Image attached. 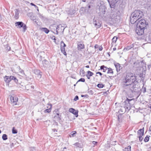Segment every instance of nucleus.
Listing matches in <instances>:
<instances>
[{
    "label": "nucleus",
    "instance_id": "nucleus-1",
    "mask_svg": "<svg viewBox=\"0 0 151 151\" xmlns=\"http://www.w3.org/2000/svg\"><path fill=\"white\" fill-rule=\"evenodd\" d=\"M146 21L144 19H141L136 23L137 24L136 32L138 35H140L144 33L145 27H146Z\"/></svg>",
    "mask_w": 151,
    "mask_h": 151
},
{
    "label": "nucleus",
    "instance_id": "nucleus-2",
    "mask_svg": "<svg viewBox=\"0 0 151 151\" xmlns=\"http://www.w3.org/2000/svg\"><path fill=\"white\" fill-rule=\"evenodd\" d=\"M121 0H110L109 2L110 7L111 8V12L109 14V17L111 19H113L117 16V11L115 9V4L120 2Z\"/></svg>",
    "mask_w": 151,
    "mask_h": 151
},
{
    "label": "nucleus",
    "instance_id": "nucleus-3",
    "mask_svg": "<svg viewBox=\"0 0 151 151\" xmlns=\"http://www.w3.org/2000/svg\"><path fill=\"white\" fill-rule=\"evenodd\" d=\"M143 12L140 10H135L131 14L130 19L131 23L133 24L137 22L143 16Z\"/></svg>",
    "mask_w": 151,
    "mask_h": 151
},
{
    "label": "nucleus",
    "instance_id": "nucleus-4",
    "mask_svg": "<svg viewBox=\"0 0 151 151\" xmlns=\"http://www.w3.org/2000/svg\"><path fill=\"white\" fill-rule=\"evenodd\" d=\"M136 78L135 76L131 73H128L127 74L125 78L123 81L124 83L123 87L126 88L129 84H131L136 81Z\"/></svg>",
    "mask_w": 151,
    "mask_h": 151
},
{
    "label": "nucleus",
    "instance_id": "nucleus-5",
    "mask_svg": "<svg viewBox=\"0 0 151 151\" xmlns=\"http://www.w3.org/2000/svg\"><path fill=\"white\" fill-rule=\"evenodd\" d=\"M129 84L124 88L126 89H129L132 93H137L139 91L140 88L137 81Z\"/></svg>",
    "mask_w": 151,
    "mask_h": 151
},
{
    "label": "nucleus",
    "instance_id": "nucleus-6",
    "mask_svg": "<svg viewBox=\"0 0 151 151\" xmlns=\"http://www.w3.org/2000/svg\"><path fill=\"white\" fill-rule=\"evenodd\" d=\"M133 100V99H129L127 98L126 100L124 102V107L120 109V111H121L123 109L124 110L125 109L127 111H129L131 108V105H132V103L131 102Z\"/></svg>",
    "mask_w": 151,
    "mask_h": 151
},
{
    "label": "nucleus",
    "instance_id": "nucleus-7",
    "mask_svg": "<svg viewBox=\"0 0 151 151\" xmlns=\"http://www.w3.org/2000/svg\"><path fill=\"white\" fill-rule=\"evenodd\" d=\"M10 100L11 103L14 105H16L18 101V98L14 95L12 96L10 98Z\"/></svg>",
    "mask_w": 151,
    "mask_h": 151
},
{
    "label": "nucleus",
    "instance_id": "nucleus-8",
    "mask_svg": "<svg viewBox=\"0 0 151 151\" xmlns=\"http://www.w3.org/2000/svg\"><path fill=\"white\" fill-rule=\"evenodd\" d=\"M66 45L63 41H61L60 42V50L61 52L65 55H66L67 54L65 51V47Z\"/></svg>",
    "mask_w": 151,
    "mask_h": 151
},
{
    "label": "nucleus",
    "instance_id": "nucleus-9",
    "mask_svg": "<svg viewBox=\"0 0 151 151\" xmlns=\"http://www.w3.org/2000/svg\"><path fill=\"white\" fill-rule=\"evenodd\" d=\"M54 114H55L54 118L57 121H59L60 120V117L61 115H60L58 110H56L53 112Z\"/></svg>",
    "mask_w": 151,
    "mask_h": 151
},
{
    "label": "nucleus",
    "instance_id": "nucleus-10",
    "mask_svg": "<svg viewBox=\"0 0 151 151\" xmlns=\"http://www.w3.org/2000/svg\"><path fill=\"white\" fill-rule=\"evenodd\" d=\"M85 48L84 45L82 42H78L77 43V49L78 50H81L84 49Z\"/></svg>",
    "mask_w": 151,
    "mask_h": 151
},
{
    "label": "nucleus",
    "instance_id": "nucleus-11",
    "mask_svg": "<svg viewBox=\"0 0 151 151\" xmlns=\"http://www.w3.org/2000/svg\"><path fill=\"white\" fill-rule=\"evenodd\" d=\"M93 23L94 24L95 26L97 28H100L101 26V23L99 21H97L96 20H95L94 19L93 20Z\"/></svg>",
    "mask_w": 151,
    "mask_h": 151
},
{
    "label": "nucleus",
    "instance_id": "nucleus-12",
    "mask_svg": "<svg viewBox=\"0 0 151 151\" xmlns=\"http://www.w3.org/2000/svg\"><path fill=\"white\" fill-rule=\"evenodd\" d=\"M69 111L76 115V117L78 116V111L73 108L69 109Z\"/></svg>",
    "mask_w": 151,
    "mask_h": 151
},
{
    "label": "nucleus",
    "instance_id": "nucleus-13",
    "mask_svg": "<svg viewBox=\"0 0 151 151\" xmlns=\"http://www.w3.org/2000/svg\"><path fill=\"white\" fill-rule=\"evenodd\" d=\"M24 23L22 22H16L15 23V26L17 28H19L23 27V25H24Z\"/></svg>",
    "mask_w": 151,
    "mask_h": 151
},
{
    "label": "nucleus",
    "instance_id": "nucleus-14",
    "mask_svg": "<svg viewBox=\"0 0 151 151\" xmlns=\"http://www.w3.org/2000/svg\"><path fill=\"white\" fill-rule=\"evenodd\" d=\"M42 64L44 67H47L49 65V62L48 61L45 59L42 61Z\"/></svg>",
    "mask_w": 151,
    "mask_h": 151
},
{
    "label": "nucleus",
    "instance_id": "nucleus-15",
    "mask_svg": "<svg viewBox=\"0 0 151 151\" xmlns=\"http://www.w3.org/2000/svg\"><path fill=\"white\" fill-rule=\"evenodd\" d=\"M4 78V81L6 83H8L11 81L10 76H5Z\"/></svg>",
    "mask_w": 151,
    "mask_h": 151
},
{
    "label": "nucleus",
    "instance_id": "nucleus-16",
    "mask_svg": "<svg viewBox=\"0 0 151 151\" xmlns=\"http://www.w3.org/2000/svg\"><path fill=\"white\" fill-rule=\"evenodd\" d=\"M93 75V73L90 71H87V74L86 75V76L88 79L90 78V77L92 76Z\"/></svg>",
    "mask_w": 151,
    "mask_h": 151
},
{
    "label": "nucleus",
    "instance_id": "nucleus-17",
    "mask_svg": "<svg viewBox=\"0 0 151 151\" xmlns=\"http://www.w3.org/2000/svg\"><path fill=\"white\" fill-rule=\"evenodd\" d=\"M144 128H143L142 129H140L139 130L137 133L138 134L139 136V135H144Z\"/></svg>",
    "mask_w": 151,
    "mask_h": 151
},
{
    "label": "nucleus",
    "instance_id": "nucleus-18",
    "mask_svg": "<svg viewBox=\"0 0 151 151\" xmlns=\"http://www.w3.org/2000/svg\"><path fill=\"white\" fill-rule=\"evenodd\" d=\"M40 30L42 32H44L46 34H48L49 32V30L47 28L45 27H42L40 28Z\"/></svg>",
    "mask_w": 151,
    "mask_h": 151
},
{
    "label": "nucleus",
    "instance_id": "nucleus-19",
    "mask_svg": "<svg viewBox=\"0 0 151 151\" xmlns=\"http://www.w3.org/2000/svg\"><path fill=\"white\" fill-rule=\"evenodd\" d=\"M85 12H86V9L85 8L82 7L80 9V12L81 14H83Z\"/></svg>",
    "mask_w": 151,
    "mask_h": 151
},
{
    "label": "nucleus",
    "instance_id": "nucleus-20",
    "mask_svg": "<svg viewBox=\"0 0 151 151\" xmlns=\"http://www.w3.org/2000/svg\"><path fill=\"white\" fill-rule=\"evenodd\" d=\"M115 66L117 72H119L120 70V64L119 63H117L115 64Z\"/></svg>",
    "mask_w": 151,
    "mask_h": 151
},
{
    "label": "nucleus",
    "instance_id": "nucleus-21",
    "mask_svg": "<svg viewBox=\"0 0 151 151\" xmlns=\"http://www.w3.org/2000/svg\"><path fill=\"white\" fill-rule=\"evenodd\" d=\"M19 10L17 9H16L15 10V14L14 16V17L16 19H18L19 17Z\"/></svg>",
    "mask_w": 151,
    "mask_h": 151
},
{
    "label": "nucleus",
    "instance_id": "nucleus-22",
    "mask_svg": "<svg viewBox=\"0 0 151 151\" xmlns=\"http://www.w3.org/2000/svg\"><path fill=\"white\" fill-rule=\"evenodd\" d=\"M76 13V11L75 10L70 9L69 10L68 12V14L70 15H72Z\"/></svg>",
    "mask_w": 151,
    "mask_h": 151
},
{
    "label": "nucleus",
    "instance_id": "nucleus-23",
    "mask_svg": "<svg viewBox=\"0 0 151 151\" xmlns=\"http://www.w3.org/2000/svg\"><path fill=\"white\" fill-rule=\"evenodd\" d=\"M10 78L11 79V81L13 80L14 81V82L15 83H18V80L15 77L13 76H11Z\"/></svg>",
    "mask_w": 151,
    "mask_h": 151
},
{
    "label": "nucleus",
    "instance_id": "nucleus-24",
    "mask_svg": "<svg viewBox=\"0 0 151 151\" xmlns=\"http://www.w3.org/2000/svg\"><path fill=\"white\" fill-rule=\"evenodd\" d=\"M133 47V46L132 45H131L129 46H128L126 47H125L124 50V51H127L130 50L131 48H132Z\"/></svg>",
    "mask_w": 151,
    "mask_h": 151
},
{
    "label": "nucleus",
    "instance_id": "nucleus-25",
    "mask_svg": "<svg viewBox=\"0 0 151 151\" xmlns=\"http://www.w3.org/2000/svg\"><path fill=\"white\" fill-rule=\"evenodd\" d=\"M34 72L35 74H37L39 77L40 78L41 77V75L40 74V71L39 70H35L34 71Z\"/></svg>",
    "mask_w": 151,
    "mask_h": 151
},
{
    "label": "nucleus",
    "instance_id": "nucleus-26",
    "mask_svg": "<svg viewBox=\"0 0 151 151\" xmlns=\"http://www.w3.org/2000/svg\"><path fill=\"white\" fill-rule=\"evenodd\" d=\"M108 68L106 67H105L104 65H102L100 67V69L101 70H102L103 72H105L107 70Z\"/></svg>",
    "mask_w": 151,
    "mask_h": 151
},
{
    "label": "nucleus",
    "instance_id": "nucleus-27",
    "mask_svg": "<svg viewBox=\"0 0 151 151\" xmlns=\"http://www.w3.org/2000/svg\"><path fill=\"white\" fill-rule=\"evenodd\" d=\"M131 146H128L127 147H125L123 150V151H131Z\"/></svg>",
    "mask_w": 151,
    "mask_h": 151
},
{
    "label": "nucleus",
    "instance_id": "nucleus-28",
    "mask_svg": "<svg viewBox=\"0 0 151 151\" xmlns=\"http://www.w3.org/2000/svg\"><path fill=\"white\" fill-rule=\"evenodd\" d=\"M117 39V37L116 36H114V37L112 40V43H115Z\"/></svg>",
    "mask_w": 151,
    "mask_h": 151
},
{
    "label": "nucleus",
    "instance_id": "nucleus-29",
    "mask_svg": "<svg viewBox=\"0 0 151 151\" xmlns=\"http://www.w3.org/2000/svg\"><path fill=\"white\" fill-rule=\"evenodd\" d=\"M2 138L4 140H5L7 139V135L5 134H3L2 136Z\"/></svg>",
    "mask_w": 151,
    "mask_h": 151
},
{
    "label": "nucleus",
    "instance_id": "nucleus-30",
    "mask_svg": "<svg viewBox=\"0 0 151 151\" xmlns=\"http://www.w3.org/2000/svg\"><path fill=\"white\" fill-rule=\"evenodd\" d=\"M76 133V131H73L70 133V137H74Z\"/></svg>",
    "mask_w": 151,
    "mask_h": 151
},
{
    "label": "nucleus",
    "instance_id": "nucleus-31",
    "mask_svg": "<svg viewBox=\"0 0 151 151\" xmlns=\"http://www.w3.org/2000/svg\"><path fill=\"white\" fill-rule=\"evenodd\" d=\"M104 86V85L102 83H99L97 85V87L99 88H103Z\"/></svg>",
    "mask_w": 151,
    "mask_h": 151
},
{
    "label": "nucleus",
    "instance_id": "nucleus-32",
    "mask_svg": "<svg viewBox=\"0 0 151 151\" xmlns=\"http://www.w3.org/2000/svg\"><path fill=\"white\" fill-rule=\"evenodd\" d=\"M107 70H108L107 72V73H111L112 74L113 73V71L110 68H107Z\"/></svg>",
    "mask_w": 151,
    "mask_h": 151
},
{
    "label": "nucleus",
    "instance_id": "nucleus-33",
    "mask_svg": "<svg viewBox=\"0 0 151 151\" xmlns=\"http://www.w3.org/2000/svg\"><path fill=\"white\" fill-rule=\"evenodd\" d=\"M74 145L76 147H81V145L80 144L78 143H76L74 144Z\"/></svg>",
    "mask_w": 151,
    "mask_h": 151
},
{
    "label": "nucleus",
    "instance_id": "nucleus-34",
    "mask_svg": "<svg viewBox=\"0 0 151 151\" xmlns=\"http://www.w3.org/2000/svg\"><path fill=\"white\" fill-rule=\"evenodd\" d=\"M12 132L13 134H16L17 133V130L15 129L14 127H13L12 129Z\"/></svg>",
    "mask_w": 151,
    "mask_h": 151
},
{
    "label": "nucleus",
    "instance_id": "nucleus-35",
    "mask_svg": "<svg viewBox=\"0 0 151 151\" xmlns=\"http://www.w3.org/2000/svg\"><path fill=\"white\" fill-rule=\"evenodd\" d=\"M88 93L89 94L92 95L94 93L92 90L90 89H88Z\"/></svg>",
    "mask_w": 151,
    "mask_h": 151
},
{
    "label": "nucleus",
    "instance_id": "nucleus-36",
    "mask_svg": "<svg viewBox=\"0 0 151 151\" xmlns=\"http://www.w3.org/2000/svg\"><path fill=\"white\" fill-rule=\"evenodd\" d=\"M23 28V31L24 32L26 31V30L27 29V27L26 26V25L24 24V25H23V27H22Z\"/></svg>",
    "mask_w": 151,
    "mask_h": 151
},
{
    "label": "nucleus",
    "instance_id": "nucleus-37",
    "mask_svg": "<svg viewBox=\"0 0 151 151\" xmlns=\"http://www.w3.org/2000/svg\"><path fill=\"white\" fill-rule=\"evenodd\" d=\"M149 137H148L146 136V137L144 139V141L145 142H148V141H149Z\"/></svg>",
    "mask_w": 151,
    "mask_h": 151
},
{
    "label": "nucleus",
    "instance_id": "nucleus-38",
    "mask_svg": "<svg viewBox=\"0 0 151 151\" xmlns=\"http://www.w3.org/2000/svg\"><path fill=\"white\" fill-rule=\"evenodd\" d=\"M6 50L8 51H9L10 50L11 47L10 46H9L8 45H6Z\"/></svg>",
    "mask_w": 151,
    "mask_h": 151
},
{
    "label": "nucleus",
    "instance_id": "nucleus-39",
    "mask_svg": "<svg viewBox=\"0 0 151 151\" xmlns=\"http://www.w3.org/2000/svg\"><path fill=\"white\" fill-rule=\"evenodd\" d=\"M62 27V26L60 25H59L57 26L56 28V32L57 34H58V29L59 28L61 27Z\"/></svg>",
    "mask_w": 151,
    "mask_h": 151
},
{
    "label": "nucleus",
    "instance_id": "nucleus-40",
    "mask_svg": "<svg viewBox=\"0 0 151 151\" xmlns=\"http://www.w3.org/2000/svg\"><path fill=\"white\" fill-rule=\"evenodd\" d=\"M51 109H46L44 111L45 112V113H49Z\"/></svg>",
    "mask_w": 151,
    "mask_h": 151
},
{
    "label": "nucleus",
    "instance_id": "nucleus-41",
    "mask_svg": "<svg viewBox=\"0 0 151 151\" xmlns=\"http://www.w3.org/2000/svg\"><path fill=\"white\" fill-rule=\"evenodd\" d=\"M142 136L143 135H141L139 136V140L140 141H142V140L143 139V138L142 137Z\"/></svg>",
    "mask_w": 151,
    "mask_h": 151
},
{
    "label": "nucleus",
    "instance_id": "nucleus-42",
    "mask_svg": "<svg viewBox=\"0 0 151 151\" xmlns=\"http://www.w3.org/2000/svg\"><path fill=\"white\" fill-rule=\"evenodd\" d=\"M85 81V79L84 78H81L78 81V82L81 81L82 82H84Z\"/></svg>",
    "mask_w": 151,
    "mask_h": 151
},
{
    "label": "nucleus",
    "instance_id": "nucleus-43",
    "mask_svg": "<svg viewBox=\"0 0 151 151\" xmlns=\"http://www.w3.org/2000/svg\"><path fill=\"white\" fill-rule=\"evenodd\" d=\"M142 91L143 93H144L146 91V88L145 87H143L142 89Z\"/></svg>",
    "mask_w": 151,
    "mask_h": 151
},
{
    "label": "nucleus",
    "instance_id": "nucleus-44",
    "mask_svg": "<svg viewBox=\"0 0 151 151\" xmlns=\"http://www.w3.org/2000/svg\"><path fill=\"white\" fill-rule=\"evenodd\" d=\"M78 99V96H76L74 99V100L76 101Z\"/></svg>",
    "mask_w": 151,
    "mask_h": 151
},
{
    "label": "nucleus",
    "instance_id": "nucleus-45",
    "mask_svg": "<svg viewBox=\"0 0 151 151\" xmlns=\"http://www.w3.org/2000/svg\"><path fill=\"white\" fill-rule=\"evenodd\" d=\"M30 4L31 5L34 6L35 8H37V6L35 4H34L33 3H31Z\"/></svg>",
    "mask_w": 151,
    "mask_h": 151
},
{
    "label": "nucleus",
    "instance_id": "nucleus-46",
    "mask_svg": "<svg viewBox=\"0 0 151 151\" xmlns=\"http://www.w3.org/2000/svg\"><path fill=\"white\" fill-rule=\"evenodd\" d=\"M84 72H84V71L83 70H80V74L82 73V75H83V76H84Z\"/></svg>",
    "mask_w": 151,
    "mask_h": 151
},
{
    "label": "nucleus",
    "instance_id": "nucleus-47",
    "mask_svg": "<svg viewBox=\"0 0 151 151\" xmlns=\"http://www.w3.org/2000/svg\"><path fill=\"white\" fill-rule=\"evenodd\" d=\"M81 97H88V95H81Z\"/></svg>",
    "mask_w": 151,
    "mask_h": 151
},
{
    "label": "nucleus",
    "instance_id": "nucleus-48",
    "mask_svg": "<svg viewBox=\"0 0 151 151\" xmlns=\"http://www.w3.org/2000/svg\"><path fill=\"white\" fill-rule=\"evenodd\" d=\"M97 143V142L95 141H93L92 142V143L94 145H96Z\"/></svg>",
    "mask_w": 151,
    "mask_h": 151
},
{
    "label": "nucleus",
    "instance_id": "nucleus-49",
    "mask_svg": "<svg viewBox=\"0 0 151 151\" xmlns=\"http://www.w3.org/2000/svg\"><path fill=\"white\" fill-rule=\"evenodd\" d=\"M126 111H127V110H126L125 109L124 110V109L122 110L121 111H120V109H119V111L121 112H125Z\"/></svg>",
    "mask_w": 151,
    "mask_h": 151
},
{
    "label": "nucleus",
    "instance_id": "nucleus-50",
    "mask_svg": "<svg viewBox=\"0 0 151 151\" xmlns=\"http://www.w3.org/2000/svg\"><path fill=\"white\" fill-rule=\"evenodd\" d=\"M96 74H99L101 76H102V73H101L100 72H97L96 73Z\"/></svg>",
    "mask_w": 151,
    "mask_h": 151
},
{
    "label": "nucleus",
    "instance_id": "nucleus-51",
    "mask_svg": "<svg viewBox=\"0 0 151 151\" xmlns=\"http://www.w3.org/2000/svg\"><path fill=\"white\" fill-rule=\"evenodd\" d=\"M20 72L22 74H24V72L23 70H21Z\"/></svg>",
    "mask_w": 151,
    "mask_h": 151
},
{
    "label": "nucleus",
    "instance_id": "nucleus-52",
    "mask_svg": "<svg viewBox=\"0 0 151 151\" xmlns=\"http://www.w3.org/2000/svg\"><path fill=\"white\" fill-rule=\"evenodd\" d=\"M86 67L88 68H89V66L88 65H87L86 66Z\"/></svg>",
    "mask_w": 151,
    "mask_h": 151
},
{
    "label": "nucleus",
    "instance_id": "nucleus-53",
    "mask_svg": "<svg viewBox=\"0 0 151 151\" xmlns=\"http://www.w3.org/2000/svg\"><path fill=\"white\" fill-rule=\"evenodd\" d=\"M113 50L114 51H115V50H116V48H115V47L113 49Z\"/></svg>",
    "mask_w": 151,
    "mask_h": 151
},
{
    "label": "nucleus",
    "instance_id": "nucleus-54",
    "mask_svg": "<svg viewBox=\"0 0 151 151\" xmlns=\"http://www.w3.org/2000/svg\"><path fill=\"white\" fill-rule=\"evenodd\" d=\"M36 9H37V11L39 12V9L38 7L37 6V8H35Z\"/></svg>",
    "mask_w": 151,
    "mask_h": 151
},
{
    "label": "nucleus",
    "instance_id": "nucleus-55",
    "mask_svg": "<svg viewBox=\"0 0 151 151\" xmlns=\"http://www.w3.org/2000/svg\"><path fill=\"white\" fill-rule=\"evenodd\" d=\"M31 88H32L34 89V86H31Z\"/></svg>",
    "mask_w": 151,
    "mask_h": 151
},
{
    "label": "nucleus",
    "instance_id": "nucleus-56",
    "mask_svg": "<svg viewBox=\"0 0 151 151\" xmlns=\"http://www.w3.org/2000/svg\"><path fill=\"white\" fill-rule=\"evenodd\" d=\"M86 0H82V1L83 2H85L86 1Z\"/></svg>",
    "mask_w": 151,
    "mask_h": 151
},
{
    "label": "nucleus",
    "instance_id": "nucleus-57",
    "mask_svg": "<svg viewBox=\"0 0 151 151\" xmlns=\"http://www.w3.org/2000/svg\"><path fill=\"white\" fill-rule=\"evenodd\" d=\"M102 47H101V48H99V50H102Z\"/></svg>",
    "mask_w": 151,
    "mask_h": 151
},
{
    "label": "nucleus",
    "instance_id": "nucleus-58",
    "mask_svg": "<svg viewBox=\"0 0 151 151\" xmlns=\"http://www.w3.org/2000/svg\"><path fill=\"white\" fill-rule=\"evenodd\" d=\"M101 7H102V6H99V9H100V8H101Z\"/></svg>",
    "mask_w": 151,
    "mask_h": 151
},
{
    "label": "nucleus",
    "instance_id": "nucleus-59",
    "mask_svg": "<svg viewBox=\"0 0 151 151\" xmlns=\"http://www.w3.org/2000/svg\"><path fill=\"white\" fill-rule=\"evenodd\" d=\"M88 8L89 9L90 8V5H89V6H88Z\"/></svg>",
    "mask_w": 151,
    "mask_h": 151
},
{
    "label": "nucleus",
    "instance_id": "nucleus-60",
    "mask_svg": "<svg viewBox=\"0 0 151 151\" xmlns=\"http://www.w3.org/2000/svg\"><path fill=\"white\" fill-rule=\"evenodd\" d=\"M149 107L150 109H151V106H149Z\"/></svg>",
    "mask_w": 151,
    "mask_h": 151
},
{
    "label": "nucleus",
    "instance_id": "nucleus-61",
    "mask_svg": "<svg viewBox=\"0 0 151 151\" xmlns=\"http://www.w3.org/2000/svg\"><path fill=\"white\" fill-rule=\"evenodd\" d=\"M63 149H66V147H64V148H63Z\"/></svg>",
    "mask_w": 151,
    "mask_h": 151
},
{
    "label": "nucleus",
    "instance_id": "nucleus-62",
    "mask_svg": "<svg viewBox=\"0 0 151 151\" xmlns=\"http://www.w3.org/2000/svg\"><path fill=\"white\" fill-rule=\"evenodd\" d=\"M1 133V130H0V134Z\"/></svg>",
    "mask_w": 151,
    "mask_h": 151
},
{
    "label": "nucleus",
    "instance_id": "nucleus-63",
    "mask_svg": "<svg viewBox=\"0 0 151 151\" xmlns=\"http://www.w3.org/2000/svg\"><path fill=\"white\" fill-rule=\"evenodd\" d=\"M76 84H74V86H76Z\"/></svg>",
    "mask_w": 151,
    "mask_h": 151
},
{
    "label": "nucleus",
    "instance_id": "nucleus-64",
    "mask_svg": "<svg viewBox=\"0 0 151 151\" xmlns=\"http://www.w3.org/2000/svg\"><path fill=\"white\" fill-rule=\"evenodd\" d=\"M55 131H56V130L55 129V130H54V132H55Z\"/></svg>",
    "mask_w": 151,
    "mask_h": 151
}]
</instances>
